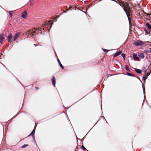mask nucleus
<instances>
[{
    "label": "nucleus",
    "instance_id": "f257e3e1",
    "mask_svg": "<svg viewBox=\"0 0 151 151\" xmlns=\"http://www.w3.org/2000/svg\"><path fill=\"white\" fill-rule=\"evenodd\" d=\"M119 2L120 5L122 7L125 12L129 20V23L131 22V19L132 16V8L130 7L129 4L127 2H124L117 0Z\"/></svg>",
    "mask_w": 151,
    "mask_h": 151
},
{
    "label": "nucleus",
    "instance_id": "f03ea898",
    "mask_svg": "<svg viewBox=\"0 0 151 151\" xmlns=\"http://www.w3.org/2000/svg\"><path fill=\"white\" fill-rule=\"evenodd\" d=\"M52 23L51 21L46 22L45 24L44 25H43L42 27L40 28H38L36 29L34 28L29 30L27 32V35H31V36L33 37L34 36H35L36 34H38L40 32V33L41 34L42 33V29L44 30V27H46V26L47 25L49 27L51 28L52 26Z\"/></svg>",
    "mask_w": 151,
    "mask_h": 151
},
{
    "label": "nucleus",
    "instance_id": "7ed1b4c3",
    "mask_svg": "<svg viewBox=\"0 0 151 151\" xmlns=\"http://www.w3.org/2000/svg\"><path fill=\"white\" fill-rule=\"evenodd\" d=\"M134 44L136 46H141L143 45L144 43L142 41L138 40L135 42Z\"/></svg>",
    "mask_w": 151,
    "mask_h": 151
},
{
    "label": "nucleus",
    "instance_id": "20e7f679",
    "mask_svg": "<svg viewBox=\"0 0 151 151\" xmlns=\"http://www.w3.org/2000/svg\"><path fill=\"white\" fill-rule=\"evenodd\" d=\"M66 8L67 9H66V12L69 10H76V6H70L68 8H67V6H66Z\"/></svg>",
    "mask_w": 151,
    "mask_h": 151
},
{
    "label": "nucleus",
    "instance_id": "39448f33",
    "mask_svg": "<svg viewBox=\"0 0 151 151\" xmlns=\"http://www.w3.org/2000/svg\"><path fill=\"white\" fill-rule=\"evenodd\" d=\"M20 34V32H17L15 36L13 37V40L15 41L19 37V35Z\"/></svg>",
    "mask_w": 151,
    "mask_h": 151
},
{
    "label": "nucleus",
    "instance_id": "423d86ee",
    "mask_svg": "<svg viewBox=\"0 0 151 151\" xmlns=\"http://www.w3.org/2000/svg\"><path fill=\"white\" fill-rule=\"evenodd\" d=\"M27 15V12L26 10L22 12V17L24 19H26Z\"/></svg>",
    "mask_w": 151,
    "mask_h": 151
},
{
    "label": "nucleus",
    "instance_id": "0eeeda50",
    "mask_svg": "<svg viewBox=\"0 0 151 151\" xmlns=\"http://www.w3.org/2000/svg\"><path fill=\"white\" fill-rule=\"evenodd\" d=\"M12 38V35L11 34H10L8 35L7 36L8 41L9 42H11L12 41H11V39Z\"/></svg>",
    "mask_w": 151,
    "mask_h": 151
},
{
    "label": "nucleus",
    "instance_id": "6e6552de",
    "mask_svg": "<svg viewBox=\"0 0 151 151\" xmlns=\"http://www.w3.org/2000/svg\"><path fill=\"white\" fill-rule=\"evenodd\" d=\"M52 84L54 87H55V83L56 82V80L55 77L53 76L52 78Z\"/></svg>",
    "mask_w": 151,
    "mask_h": 151
},
{
    "label": "nucleus",
    "instance_id": "1a4fd4ad",
    "mask_svg": "<svg viewBox=\"0 0 151 151\" xmlns=\"http://www.w3.org/2000/svg\"><path fill=\"white\" fill-rule=\"evenodd\" d=\"M133 57L135 60H138L139 59V58L138 57L137 55L134 53L133 54Z\"/></svg>",
    "mask_w": 151,
    "mask_h": 151
},
{
    "label": "nucleus",
    "instance_id": "9d476101",
    "mask_svg": "<svg viewBox=\"0 0 151 151\" xmlns=\"http://www.w3.org/2000/svg\"><path fill=\"white\" fill-rule=\"evenodd\" d=\"M35 132V129H34L32 132L28 136V137L31 135L32 136L33 138L34 139H35L34 133Z\"/></svg>",
    "mask_w": 151,
    "mask_h": 151
},
{
    "label": "nucleus",
    "instance_id": "9b49d317",
    "mask_svg": "<svg viewBox=\"0 0 151 151\" xmlns=\"http://www.w3.org/2000/svg\"><path fill=\"white\" fill-rule=\"evenodd\" d=\"M138 55L141 59H143L144 58L145 56L143 53H138Z\"/></svg>",
    "mask_w": 151,
    "mask_h": 151
},
{
    "label": "nucleus",
    "instance_id": "f8f14e48",
    "mask_svg": "<svg viewBox=\"0 0 151 151\" xmlns=\"http://www.w3.org/2000/svg\"><path fill=\"white\" fill-rule=\"evenodd\" d=\"M146 26L150 30V32L151 33V25L149 23L147 22L146 24Z\"/></svg>",
    "mask_w": 151,
    "mask_h": 151
},
{
    "label": "nucleus",
    "instance_id": "ddd939ff",
    "mask_svg": "<svg viewBox=\"0 0 151 151\" xmlns=\"http://www.w3.org/2000/svg\"><path fill=\"white\" fill-rule=\"evenodd\" d=\"M122 52L121 51H119L116 52L114 55V57H115L119 55Z\"/></svg>",
    "mask_w": 151,
    "mask_h": 151
},
{
    "label": "nucleus",
    "instance_id": "4468645a",
    "mask_svg": "<svg viewBox=\"0 0 151 151\" xmlns=\"http://www.w3.org/2000/svg\"><path fill=\"white\" fill-rule=\"evenodd\" d=\"M77 148H80L83 151L87 150L83 145H82L81 146H77Z\"/></svg>",
    "mask_w": 151,
    "mask_h": 151
},
{
    "label": "nucleus",
    "instance_id": "2eb2a0df",
    "mask_svg": "<svg viewBox=\"0 0 151 151\" xmlns=\"http://www.w3.org/2000/svg\"><path fill=\"white\" fill-rule=\"evenodd\" d=\"M150 73H147L146 75L143 76V80L144 81H145L147 78L148 76L150 75Z\"/></svg>",
    "mask_w": 151,
    "mask_h": 151
},
{
    "label": "nucleus",
    "instance_id": "dca6fc26",
    "mask_svg": "<svg viewBox=\"0 0 151 151\" xmlns=\"http://www.w3.org/2000/svg\"><path fill=\"white\" fill-rule=\"evenodd\" d=\"M57 60H58V61L59 64V65L60 66V67L63 69L64 68V67L63 66V65H62L61 64V63H60V60H59V59H57Z\"/></svg>",
    "mask_w": 151,
    "mask_h": 151
},
{
    "label": "nucleus",
    "instance_id": "f3484780",
    "mask_svg": "<svg viewBox=\"0 0 151 151\" xmlns=\"http://www.w3.org/2000/svg\"><path fill=\"white\" fill-rule=\"evenodd\" d=\"M135 71L138 73H141L142 72L141 70L136 68H134Z\"/></svg>",
    "mask_w": 151,
    "mask_h": 151
},
{
    "label": "nucleus",
    "instance_id": "a211bd4d",
    "mask_svg": "<svg viewBox=\"0 0 151 151\" xmlns=\"http://www.w3.org/2000/svg\"><path fill=\"white\" fill-rule=\"evenodd\" d=\"M4 36H5V35L3 34L1 35H0V40H3L4 39Z\"/></svg>",
    "mask_w": 151,
    "mask_h": 151
},
{
    "label": "nucleus",
    "instance_id": "6ab92c4d",
    "mask_svg": "<svg viewBox=\"0 0 151 151\" xmlns=\"http://www.w3.org/2000/svg\"><path fill=\"white\" fill-rule=\"evenodd\" d=\"M150 52V50H145L144 51V52L145 53H147Z\"/></svg>",
    "mask_w": 151,
    "mask_h": 151
},
{
    "label": "nucleus",
    "instance_id": "aec40b11",
    "mask_svg": "<svg viewBox=\"0 0 151 151\" xmlns=\"http://www.w3.org/2000/svg\"><path fill=\"white\" fill-rule=\"evenodd\" d=\"M127 74L129 76H130L132 77H135L134 75L129 73L127 72Z\"/></svg>",
    "mask_w": 151,
    "mask_h": 151
},
{
    "label": "nucleus",
    "instance_id": "412c9836",
    "mask_svg": "<svg viewBox=\"0 0 151 151\" xmlns=\"http://www.w3.org/2000/svg\"><path fill=\"white\" fill-rule=\"evenodd\" d=\"M125 68L126 70L127 71H129V66L127 65H126L125 66Z\"/></svg>",
    "mask_w": 151,
    "mask_h": 151
},
{
    "label": "nucleus",
    "instance_id": "4be33fe9",
    "mask_svg": "<svg viewBox=\"0 0 151 151\" xmlns=\"http://www.w3.org/2000/svg\"><path fill=\"white\" fill-rule=\"evenodd\" d=\"M28 145H28V144L24 145L22 146V148H25L26 147L28 146Z\"/></svg>",
    "mask_w": 151,
    "mask_h": 151
},
{
    "label": "nucleus",
    "instance_id": "5701e85b",
    "mask_svg": "<svg viewBox=\"0 0 151 151\" xmlns=\"http://www.w3.org/2000/svg\"><path fill=\"white\" fill-rule=\"evenodd\" d=\"M144 30L145 31L146 33L148 34H150V31H149V32H148V31H147L145 29Z\"/></svg>",
    "mask_w": 151,
    "mask_h": 151
},
{
    "label": "nucleus",
    "instance_id": "b1692460",
    "mask_svg": "<svg viewBox=\"0 0 151 151\" xmlns=\"http://www.w3.org/2000/svg\"><path fill=\"white\" fill-rule=\"evenodd\" d=\"M142 69H143V71L145 72V73L146 72L147 70L145 68V67H143L142 68Z\"/></svg>",
    "mask_w": 151,
    "mask_h": 151
},
{
    "label": "nucleus",
    "instance_id": "393cba45",
    "mask_svg": "<svg viewBox=\"0 0 151 151\" xmlns=\"http://www.w3.org/2000/svg\"><path fill=\"white\" fill-rule=\"evenodd\" d=\"M9 15L12 17V11H9Z\"/></svg>",
    "mask_w": 151,
    "mask_h": 151
},
{
    "label": "nucleus",
    "instance_id": "a878e982",
    "mask_svg": "<svg viewBox=\"0 0 151 151\" xmlns=\"http://www.w3.org/2000/svg\"><path fill=\"white\" fill-rule=\"evenodd\" d=\"M122 57L124 58H125V54H124V53H122Z\"/></svg>",
    "mask_w": 151,
    "mask_h": 151
},
{
    "label": "nucleus",
    "instance_id": "bb28decb",
    "mask_svg": "<svg viewBox=\"0 0 151 151\" xmlns=\"http://www.w3.org/2000/svg\"><path fill=\"white\" fill-rule=\"evenodd\" d=\"M103 51L104 52H108L109 51V50H106L105 49H103Z\"/></svg>",
    "mask_w": 151,
    "mask_h": 151
},
{
    "label": "nucleus",
    "instance_id": "cd10ccee",
    "mask_svg": "<svg viewBox=\"0 0 151 151\" xmlns=\"http://www.w3.org/2000/svg\"><path fill=\"white\" fill-rule=\"evenodd\" d=\"M35 89L37 90H38L39 89V88L38 87H35Z\"/></svg>",
    "mask_w": 151,
    "mask_h": 151
},
{
    "label": "nucleus",
    "instance_id": "c85d7f7f",
    "mask_svg": "<svg viewBox=\"0 0 151 151\" xmlns=\"http://www.w3.org/2000/svg\"><path fill=\"white\" fill-rule=\"evenodd\" d=\"M3 40H0V42L2 44L3 42Z\"/></svg>",
    "mask_w": 151,
    "mask_h": 151
},
{
    "label": "nucleus",
    "instance_id": "c756f323",
    "mask_svg": "<svg viewBox=\"0 0 151 151\" xmlns=\"http://www.w3.org/2000/svg\"><path fill=\"white\" fill-rule=\"evenodd\" d=\"M30 6H33V3H31L30 4Z\"/></svg>",
    "mask_w": 151,
    "mask_h": 151
},
{
    "label": "nucleus",
    "instance_id": "7c9ffc66",
    "mask_svg": "<svg viewBox=\"0 0 151 151\" xmlns=\"http://www.w3.org/2000/svg\"><path fill=\"white\" fill-rule=\"evenodd\" d=\"M34 0H30V2H32V1H33Z\"/></svg>",
    "mask_w": 151,
    "mask_h": 151
},
{
    "label": "nucleus",
    "instance_id": "2f4dec72",
    "mask_svg": "<svg viewBox=\"0 0 151 151\" xmlns=\"http://www.w3.org/2000/svg\"><path fill=\"white\" fill-rule=\"evenodd\" d=\"M66 11H64L63 12V13H66Z\"/></svg>",
    "mask_w": 151,
    "mask_h": 151
},
{
    "label": "nucleus",
    "instance_id": "473e14b6",
    "mask_svg": "<svg viewBox=\"0 0 151 151\" xmlns=\"http://www.w3.org/2000/svg\"><path fill=\"white\" fill-rule=\"evenodd\" d=\"M34 45H35V46H37V45L35 44H34Z\"/></svg>",
    "mask_w": 151,
    "mask_h": 151
},
{
    "label": "nucleus",
    "instance_id": "72a5a7b5",
    "mask_svg": "<svg viewBox=\"0 0 151 151\" xmlns=\"http://www.w3.org/2000/svg\"><path fill=\"white\" fill-rule=\"evenodd\" d=\"M77 6H76V9L77 8Z\"/></svg>",
    "mask_w": 151,
    "mask_h": 151
},
{
    "label": "nucleus",
    "instance_id": "f704fd0d",
    "mask_svg": "<svg viewBox=\"0 0 151 151\" xmlns=\"http://www.w3.org/2000/svg\"><path fill=\"white\" fill-rule=\"evenodd\" d=\"M1 57V56L0 55V57Z\"/></svg>",
    "mask_w": 151,
    "mask_h": 151
}]
</instances>
